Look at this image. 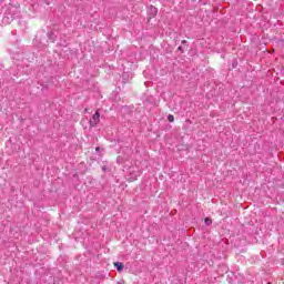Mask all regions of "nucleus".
<instances>
[{
	"mask_svg": "<svg viewBox=\"0 0 284 284\" xmlns=\"http://www.w3.org/2000/svg\"><path fill=\"white\" fill-rule=\"evenodd\" d=\"M18 17L19 9H17L16 7H11L6 11L4 17L2 18V22L6 24H10L12 23L13 19H17Z\"/></svg>",
	"mask_w": 284,
	"mask_h": 284,
	"instance_id": "f257e3e1",
	"label": "nucleus"
},
{
	"mask_svg": "<svg viewBox=\"0 0 284 284\" xmlns=\"http://www.w3.org/2000/svg\"><path fill=\"white\" fill-rule=\"evenodd\" d=\"M100 121H101V114L99 113V111H97L92 115V119L89 121L90 128H97V125H99Z\"/></svg>",
	"mask_w": 284,
	"mask_h": 284,
	"instance_id": "f03ea898",
	"label": "nucleus"
},
{
	"mask_svg": "<svg viewBox=\"0 0 284 284\" xmlns=\"http://www.w3.org/2000/svg\"><path fill=\"white\" fill-rule=\"evenodd\" d=\"M149 12H150V14H152V17H156L159 9H156V7L151 6Z\"/></svg>",
	"mask_w": 284,
	"mask_h": 284,
	"instance_id": "7ed1b4c3",
	"label": "nucleus"
},
{
	"mask_svg": "<svg viewBox=\"0 0 284 284\" xmlns=\"http://www.w3.org/2000/svg\"><path fill=\"white\" fill-rule=\"evenodd\" d=\"M114 267H116L118 272H123V263L121 262H115Z\"/></svg>",
	"mask_w": 284,
	"mask_h": 284,
	"instance_id": "20e7f679",
	"label": "nucleus"
},
{
	"mask_svg": "<svg viewBox=\"0 0 284 284\" xmlns=\"http://www.w3.org/2000/svg\"><path fill=\"white\" fill-rule=\"evenodd\" d=\"M141 175V173H139V174H130V176H129V181L132 183V181H136V179H139V176Z\"/></svg>",
	"mask_w": 284,
	"mask_h": 284,
	"instance_id": "39448f33",
	"label": "nucleus"
},
{
	"mask_svg": "<svg viewBox=\"0 0 284 284\" xmlns=\"http://www.w3.org/2000/svg\"><path fill=\"white\" fill-rule=\"evenodd\" d=\"M168 121H169L170 123H174V115L169 114V115H168Z\"/></svg>",
	"mask_w": 284,
	"mask_h": 284,
	"instance_id": "423d86ee",
	"label": "nucleus"
},
{
	"mask_svg": "<svg viewBox=\"0 0 284 284\" xmlns=\"http://www.w3.org/2000/svg\"><path fill=\"white\" fill-rule=\"evenodd\" d=\"M204 223H205V225H212V219L206 217V219L204 220Z\"/></svg>",
	"mask_w": 284,
	"mask_h": 284,
	"instance_id": "0eeeda50",
	"label": "nucleus"
},
{
	"mask_svg": "<svg viewBox=\"0 0 284 284\" xmlns=\"http://www.w3.org/2000/svg\"><path fill=\"white\" fill-rule=\"evenodd\" d=\"M49 39H51V41L54 42V33L53 32L49 33Z\"/></svg>",
	"mask_w": 284,
	"mask_h": 284,
	"instance_id": "6e6552de",
	"label": "nucleus"
},
{
	"mask_svg": "<svg viewBox=\"0 0 284 284\" xmlns=\"http://www.w3.org/2000/svg\"><path fill=\"white\" fill-rule=\"evenodd\" d=\"M122 77H123V79H125V77H128V74L124 73Z\"/></svg>",
	"mask_w": 284,
	"mask_h": 284,
	"instance_id": "1a4fd4ad",
	"label": "nucleus"
},
{
	"mask_svg": "<svg viewBox=\"0 0 284 284\" xmlns=\"http://www.w3.org/2000/svg\"><path fill=\"white\" fill-rule=\"evenodd\" d=\"M179 50H181V47H179Z\"/></svg>",
	"mask_w": 284,
	"mask_h": 284,
	"instance_id": "9d476101",
	"label": "nucleus"
}]
</instances>
